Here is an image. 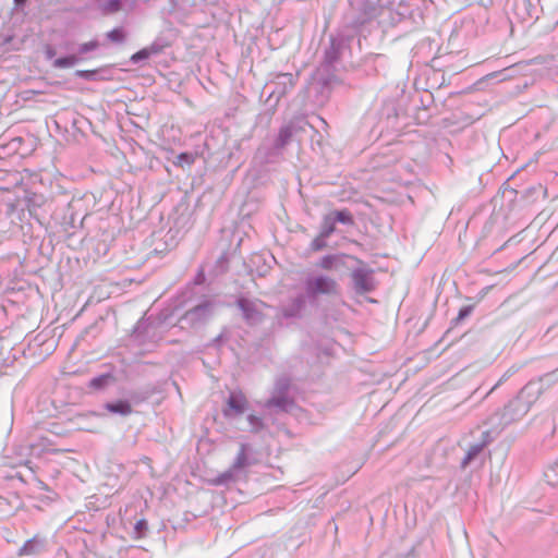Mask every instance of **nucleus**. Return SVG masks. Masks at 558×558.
<instances>
[{"instance_id":"nucleus-3","label":"nucleus","mask_w":558,"mask_h":558,"mask_svg":"<svg viewBox=\"0 0 558 558\" xmlns=\"http://www.w3.org/2000/svg\"><path fill=\"white\" fill-rule=\"evenodd\" d=\"M527 412L520 399L513 397L502 408H497L487 416L484 424L489 428L484 432V435H499L508 426L520 421Z\"/></svg>"},{"instance_id":"nucleus-34","label":"nucleus","mask_w":558,"mask_h":558,"mask_svg":"<svg viewBox=\"0 0 558 558\" xmlns=\"http://www.w3.org/2000/svg\"><path fill=\"white\" fill-rule=\"evenodd\" d=\"M151 328V324H148L145 320H140L136 326L134 327V335L136 338H140L142 333H148L149 329Z\"/></svg>"},{"instance_id":"nucleus-28","label":"nucleus","mask_w":558,"mask_h":558,"mask_svg":"<svg viewBox=\"0 0 558 558\" xmlns=\"http://www.w3.org/2000/svg\"><path fill=\"white\" fill-rule=\"evenodd\" d=\"M112 376L110 374H102L99 376H96L89 380V388L100 390L105 388L108 383L111 380Z\"/></svg>"},{"instance_id":"nucleus-7","label":"nucleus","mask_w":558,"mask_h":558,"mask_svg":"<svg viewBox=\"0 0 558 558\" xmlns=\"http://www.w3.org/2000/svg\"><path fill=\"white\" fill-rule=\"evenodd\" d=\"M392 3L401 23L418 25L423 21V0H392Z\"/></svg>"},{"instance_id":"nucleus-9","label":"nucleus","mask_w":558,"mask_h":558,"mask_svg":"<svg viewBox=\"0 0 558 558\" xmlns=\"http://www.w3.org/2000/svg\"><path fill=\"white\" fill-rule=\"evenodd\" d=\"M100 47V43L97 39H92L87 43H82L77 46V53H71L63 57H60L52 61V66L54 69H69L77 63L86 60L85 57L87 53L98 49Z\"/></svg>"},{"instance_id":"nucleus-27","label":"nucleus","mask_w":558,"mask_h":558,"mask_svg":"<svg viewBox=\"0 0 558 558\" xmlns=\"http://www.w3.org/2000/svg\"><path fill=\"white\" fill-rule=\"evenodd\" d=\"M108 40L114 44H123L126 39V34L123 27H116L106 34Z\"/></svg>"},{"instance_id":"nucleus-26","label":"nucleus","mask_w":558,"mask_h":558,"mask_svg":"<svg viewBox=\"0 0 558 558\" xmlns=\"http://www.w3.org/2000/svg\"><path fill=\"white\" fill-rule=\"evenodd\" d=\"M331 214L336 223L339 222L347 226H352L354 223L353 217L348 209L336 210Z\"/></svg>"},{"instance_id":"nucleus-2","label":"nucleus","mask_w":558,"mask_h":558,"mask_svg":"<svg viewBox=\"0 0 558 558\" xmlns=\"http://www.w3.org/2000/svg\"><path fill=\"white\" fill-rule=\"evenodd\" d=\"M351 11H356L359 20L368 17L365 21V29L373 22L374 19L378 20V24L384 28L393 27L401 23V17L397 15V10L393 7L392 0L386 2L379 1L375 3L371 0H351Z\"/></svg>"},{"instance_id":"nucleus-18","label":"nucleus","mask_w":558,"mask_h":558,"mask_svg":"<svg viewBox=\"0 0 558 558\" xmlns=\"http://www.w3.org/2000/svg\"><path fill=\"white\" fill-rule=\"evenodd\" d=\"M105 409L113 414L126 416L132 413V405L128 400H117L113 402H107Z\"/></svg>"},{"instance_id":"nucleus-13","label":"nucleus","mask_w":558,"mask_h":558,"mask_svg":"<svg viewBox=\"0 0 558 558\" xmlns=\"http://www.w3.org/2000/svg\"><path fill=\"white\" fill-rule=\"evenodd\" d=\"M542 395L543 391L541 384L532 379L521 388L515 398L520 399L525 409L530 411L531 407L538 400Z\"/></svg>"},{"instance_id":"nucleus-16","label":"nucleus","mask_w":558,"mask_h":558,"mask_svg":"<svg viewBox=\"0 0 558 558\" xmlns=\"http://www.w3.org/2000/svg\"><path fill=\"white\" fill-rule=\"evenodd\" d=\"M246 398L242 393H230L227 405L228 408L223 410V415L226 417L231 416V412L234 414H242L246 408Z\"/></svg>"},{"instance_id":"nucleus-23","label":"nucleus","mask_w":558,"mask_h":558,"mask_svg":"<svg viewBox=\"0 0 558 558\" xmlns=\"http://www.w3.org/2000/svg\"><path fill=\"white\" fill-rule=\"evenodd\" d=\"M291 380L287 376H281L276 379L271 395L289 396Z\"/></svg>"},{"instance_id":"nucleus-15","label":"nucleus","mask_w":558,"mask_h":558,"mask_svg":"<svg viewBox=\"0 0 558 558\" xmlns=\"http://www.w3.org/2000/svg\"><path fill=\"white\" fill-rule=\"evenodd\" d=\"M263 407L266 410L276 409L278 412H290L295 407V403L289 396L271 395Z\"/></svg>"},{"instance_id":"nucleus-29","label":"nucleus","mask_w":558,"mask_h":558,"mask_svg":"<svg viewBox=\"0 0 558 558\" xmlns=\"http://www.w3.org/2000/svg\"><path fill=\"white\" fill-rule=\"evenodd\" d=\"M169 46V43L160 37L156 38L149 46H147V49L150 53V56H158L167 47Z\"/></svg>"},{"instance_id":"nucleus-33","label":"nucleus","mask_w":558,"mask_h":558,"mask_svg":"<svg viewBox=\"0 0 558 558\" xmlns=\"http://www.w3.org/2000/svg\"><path fill=\"white\" fill-rule=\"evenodd\" d=\"M327 239L328 238H322V233L319 232L318 235L311 242V250L314 252L324 250L327 246Z\"/></svg>"},{"instance_id":"nucleus-21","label":"nucleus","mask_w":558,"mask_h":558,"mask_svg":"<svg viewBox=\"0 0 558 558\" xmlns=\"http://www.w3.org/2000/svg\"><path fill=\"white\" fill-rule=\"evenodd\" d=\"M535 381H538L542 386V391L543 393L549 389L553 385H555L556 383H558V368L553 371V372H549V373H546L542 376H539L538 378L534 379Z\"/></svg>"},{"instance_id":"nucleus-37","label":"nucleus","mask_w":558,"mask_h":558,"mask_svg":"<svg viewBox=\"0 0 558 558\" xmlns=\"http://www.w3.org/2000/svg\"><path fill=\"white\" fill-rule=\"evenodd\" d=\"M44 53H45V57L47 60H56L57 58L56 54H57V51L56 49L51 46V45H46L45 48H44Z\"/></svg>"},{"instance_id":"nucleus-12","label":"nucleus","mask_w":558,"mask_h":558,"mask_svg":"<svg viewBox=\"0 0 558 558\" xmlns=\"http://www.w3.org/2000/svg\"><path fill=\"white\" fill-rule=\"evenodd\" d=\"M47 550V538L39 534L34 535L27 539L17 550L19 557H35L40 556Z\"/></svg>"},{"instance_id":"nucleus-35","label":"nucleus","mask_w":558,"mask_h":558,"mask_svg":"<svg viewBox=\"0 0 558 558\" xmlns=\"http://www.w3.org/2000/svg\"><path fill=\"white\" fill-rule=\"evenodd\" d=\"M473 310H474L473 305H465V306L461 307L458 313V316L454 318L453 322L456 324H458L459 322L465 319L466 317H469L472 314Z\"/></svg>"},{"instance_id":"nucleus-1","label":"nucleus","mask_w":558,"mask_h":558,"mask_svg":"<svg viewBox=\"0 0 558 558\" xmlns=\"http://www.w3.org/2000/svg\"><path fill=\"white\" fill-rule=\"evenodd\" d=\"M359 20L356 11L349 9L343 16L342 26L336 34L330 35L329 46L325 50L324 63L327 66H333L342 56L350 49L351 43L356 38L361 44V37L365 35V21L368 19Z\"/></svg>"},{"instance_id":"nucleus-10","label":"nucleus","mask_w":558,"mask_h":558,"mask_svg":"<svg viewBox=\"0 0 558 558\" xmlns=\"http://www.w3.org/2000/svg\"><path fill=\"white\" fill-rule=\"evenodd\" d=\"M214 303L205 300L202 303L195 305L191 310L186 311L181 317L180 322L189 327H198L204 325L213 315Z\"/></svg>"},{"instance_id":"nucleus-36","label":"nucleus","mask_w":558,"mask_h":558,"mask_svg":"<svg viewBox=\"0 0 558 558\" xmlns=\"http://www.w3.org/2000/svg\"><path fill=\"white\" fill-rule=\"evenodd\" d=\"M134 530L138 536H142L148 530L147 521L145 519L138 520L135 523Z\"/></svg>"},{"instance_id":"nucleus-38","label":"nucleus","mask_w":558,"mask_h":558,"mask_svg":"<svg viewBox=\"0 0 558 558\" xmlns=\"http://www.w3.org/2000/svg\"><path fill=\"white\" fill-rule=\"evenodd\" d=\"M513 372L508 371L502 375V377L498 380V383L490 389V392L496 389L502 381L507 380L509 376H511Z\"/></svg>"},{"instance_id":"nucleus-6","label":"nucleus","mask_w":558,"mask_h":558,"mask_svg":"<svg viewBox=\"0 0 558 558\" xmlns=\"http://www.w3.org/2000/svg\"><path fill=\"white\" fill-rule=\"evenodd\" d=\"M304 289L306 296L315 299L320 294H338L339 284L333 278H330L326 275L308 276L304 281Z\"/></svg>"},{"instance_id":"nucleus-32","label":"nucleus","mask_w":558,"mask_h":558,"mask_svg":"<svg viewBox=\"0 0 558 558\" xmlns=\"http://www.w3.org/2000/svg\"><path fill=\"white\" fill-rule=\"evenodd\" d=\"M150 57H151V56H150V53H149V51H148L147 47H145V48H143V49L138 50L137 52L133 53V54L131 56L130 61H131L133 64H138V63H141V62H143V61H146V60H147L148 58H150Z\"/></svg>"},{"instance_id":"nucleus-24","label":"nucleus","mask_w":558,"mask_h":558,"mask_svg":"<svg viewBox=\"0 0 558 558\" xmlns=\"http://www.w3.org/2000/svg\"><path fill=\"white\" fill-rule=\"evenodd\" d=\"M102 72V69H96V70H76L74 75L78 78L94 82L98 80H102L104 76L100 75Z\"/></svg>"},{"instance_id":"nucleus-40","label":"nucleus","mask_w":558,"mask_h":558,"mask_svg":"<svg viewBox=\"0 0 558 558\" xmlns=\"http://www.w3.org/2000/svg\"><path fill=\"white\" fill-rule=\"evenodd\" d=\"M14 2L16 5H23L26 2V0H14Z\"/></svg>"},{"instance_id":"nucleus-39","label":"nucleus","mask_w":558,"mask_h":558,"mask_svg":"<svg viewBox=\"0 0 558 558\" xmlns=\"http://www.w3.org/2000/svg\"><path fill=\"white\" fill-rule=\"evenodd\" d=\"M543 61H544V58H542V57H537V58L533 59L534 63H543Z\"/></svg>"},{"instance_id":"nucleus-31","label":"nucleus","mask_w":558,"mask_h":558,"mask_svg":"<svg viewBox=\"0 0 558 558\" xmlns=\"http://www.w3.org/2000/svg\"><path fill=\"white\" fill-rule=\"evenodd\" d=\"M247 422L250 425L251 433H258V432L263 430L265 427L263 418L257 415H254V414L247 415Z\"/></svg>"},{"instance_id":"nucleus-4","label":"nucleus","mask_w":558,"mask_h":558,"mask_svg":"<svg viewBox=\"0 0 558 558\" xmlns=\"http://www.w3.org/2000/svg\"><path fill=\"white\" fill-rule=\"evenodd\" d=\"M356 260L359 266L352 269L350 275L352 289L359 295L371 293L377 287V281L374 276L375 271L361 259Z\"/></svg>"},{"instance_id":"nucleus-25","label":"nucleus","mask_w":558,"mask_h":558,"mask_svg":"<svg viewBox=\"0 0 558 558\" xmlns=\"http://www.w3.org/2000/svg\"><path fill=\"white\" fill-rule=\"evenodd\" d=\"M99 9L104 14H112L117 13L122 8V0H108L101 3H98Z\"/></svg>"},{"instance_id":"nucleus-41","label":"nucleus","mask_w":558,"mask_h":558,"mask_svg":"<svg viewBox=\"0 0 558 558\" xmlns=\"http://www.w3.org/2000/svg\"><path fill=\"white\" fill-rule=\"evenodd\" d=\"M221 340H222V335H219L217 338H215V340H214V341L218 343V342H220Z\"/></svg>"},{"instance_id":"nucleus-5","label":"nucleus","mask_w":558,"mask_h":558,"mask_svg":"<svg viewBox=\"0 0 558 558\" xmlns=\"http://www.w3.org/2000/svg\"><path fill=\"white\" fill-rule=\"evenodd\" d=\"M235 303L241 311L242 318L250 326L262 324L265 319V310L269 307L256 298L239 296Z\"/></svg>"},{"instance_id":"nucleus-8","label":"nucleus","mask_w":558,"mask_h":558,"mask_svg":"<svg viewBox=\"0 0 558 558\" xmlns=\"http://www.w3.org/2000/svg\"><path fill=\"white\" fill-rule=\"evenodd\" d=\"M251 450V446L248 444H241L240 450L232 463V465L221 474L217 476L215 480V484L217 485H227L230 482L235 480L236 473L242 471L244 468L252 464L247 457V452Z\"/></svg>"},{"instance_id":"nucleus-14","label":"nucleus","mask_w":558,"mask_h":558,"mask_svg":"<svg viewBox=\"0 0 558 558\" xmlns=\"http://www.w3.org/2000/svg\"><path fill=\"white\" fill-rule=\"evenodd\" d=\"M305 298L306 296L304 294H299L295 298L291 299V301L288 304L281 306V317L286 319L300 317L305 307Z\"/></svg>"},{"instance_id":"nucleus-19","label":"nucleus","mask_w":558,"mask_h":558,"mask_svg":"<svg viewBox=\"0 0 558 558\" xmlns=\"http://www.w3.org/2000/svg\"><path fill=\"white\" fill-rule=\"evenodd\" d=\"M483 438H484L483 442L476 444V445H473L470 447L465 457L462 460L463 466L468 465L477 454H480V452L483 450V448L493 440L494 435L485 436L483 434Z\"/></svg>"},{"instance_id":"nucleus-20","label":"nucleus","mask_w":558,"mask_h":558,"mask_svg":"<svg viewBox=\"0 0 558 558\" xmlns=\"http://www.w3.org/2000/svg\"><path fill=\"white\" fill-rule=\"evenodd\" d=\"M343 255L328 254L320 258L318 267L325 270H331L342 264Z\"/></svg>"},{"instance_id":"nucleus-30","label":"nucleus","mask_w":558,"mask_h":558,"mask_svg":"<svg viewBox=\"0 0 558 558\" xmlns=\"http://www.w3.org/2000/svg\"><path fill=\"white\" fill-rule=\"evenodd\" d=\"M195 162V155L192 153H180L175 160L173 161V165L175 167H184V166H191Z\"/></svg>"},{"instance_id":"nucleus-11","label":"nucleus","mask_w":558,"mask_h":558,"mask_svg":"<svg viewBox=\"0 0 558 558\" xmlns=\"http://www.w3.org/2000/svg\"><path fill=\"white\" fill-rule=\"evenodd\" d=\"M298 75L292 73H279L272 81L274 89L269 97H276L278 101L281 97L287 95L295 85Z\"/></svg>"},{"instance_id":"nucleus-17","label":"nucleus","mask_w":558,"mask_h":558,"mask_svg":"<svg viewBox=\"0 0 558 558\" xmlns=\"http://www.w3.org/2000/svg\"><path fill=\"white\" fill-rule=\"evenodd\" d=\"M294 131L295 129L292 123L284 124L279 129L278 135L274 142V149L277 150L278 154L290 143Z\"/></svg>"},{"instance_id":"nucleus-22","label":"nucleus","mask_w":558,"mask_h":558,"mask_svg":"<svg viewBox=\"0 0 558 558\" xmlns=\"http://www.w3.org/2000/svg\"><path fill=\"white\" fill-rule=\"evenodd\" d=\"M336 231V222L332 218V214L325 215L322 223L319 232L322 233V238H329Z\"/></svg>"},{"instance_id":"nucleus-42","label":"nucleus","mask_w":558,"mask_h":558,"mask_svg":"<svg viewBox=\"0 0 558 558\" xmlns=\"http://www.w3.org/2000/svg\"><path fill=\"white\" fill-rule=\"evenodd\" d=\"M2 505V502L0 501V506Z\"/></svg>"}]
</instances>
